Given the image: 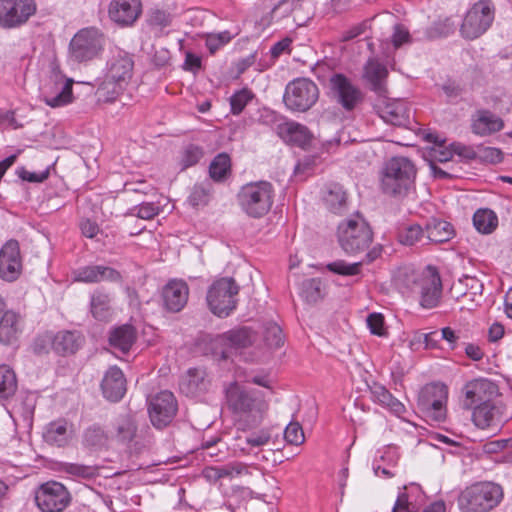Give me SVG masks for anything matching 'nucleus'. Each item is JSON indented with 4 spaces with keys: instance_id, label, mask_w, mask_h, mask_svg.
I'll return each instance as SVG.
<instances>
[{
    "instance_id": "obj_6",
    "label": "nucleus",
    "mask_w": 512,
    "mask_h": 512,
    "mask_svg": "<svg viewBox=\"0 0 512 512\" xmlns=\"http://www.w3.org/2000/svg\"><path fill=\"white\" fill-rule=\"evenodd\" d=\"M273 197L274 189L270 182H251L244 185L239 191L238 203L245 214L253 218H260L270 211Z\"/></svg>"
},
{
    "instance_id": "obj_42",
    "label": "nucleus",
    "mask_w": 512,
    "mask_h": 512,
    "mask_svg": "<svg viewBox=\"0 0 512 512\" xmlns=\"http://www.w3.org/2000/svg\"><path fill=\"white\" fill-rule=\"evenodd\" d=\"M301 295L309 304H315L324 297V288L318 278L305 280L302 283Z\"/></svg>"
},
{
    "instance_id": "obj_52",
    "label": "nucleus",
    "mask_w": 512,
    "mask_h": 512,
    "mask_svg": "<svg viewBox=\"0 0 512 512\" xmlns=\"http://www.w3.org/2000/svg\"><path fill=\"white\" fill-rule=\"evenodd\" d=\"M211 193V185L208 182L196 184L189 196V201L193 206L207 204Z\"/></svg>"
},
{
    "instance_id": "obj_20",
    "label": "nucleus",
    "mask_w": 512,
    "mask_h": 512,
    "mask_svg": "<svg viewBox=\"0 0 512 512\" xmlns=\"http://www.w3.org/2000/svg\"><path fill=\"white\" fill-rule=\"evenodd\" d=\"M327 95L333 102L351 111L352 79L343 73L333 72L328 78Z\"/></svg>"
},
{
    "instance_id": "obj_61",
    "label": "nucleus",
    "mask_w": 512,
    "mask_h": 512,
    "mask_svg": "<svg viewBox=\"0 0 512 512\" xmlns=\"http://www.w3.org/2000/svg\"><path fill=\"white\" fill-rule=\"evenodd\" d=\"M483 450L489 454L498 453L504 450L512 452V438L489 441L484 444Z\"/></svg>"
},
{
    "instance_id": "obj_27",
    "label": "nucleus",
    "mask_w": 512,
    "mask_h": 512,
    "mask_svg": "<svg viewBox=\"0 0 512 512\" xmlns=\"http://www.w3.org/2000/svg\"><path fill=\"white\" fill-rule=\"evenodd\" d=\"M380 117L387 123L404 126L409 122L410 111L407 104L400 99H384L379 106Z\"/></svg>"
},
{
    "instance_id": "obj_58",
    "label": "nucleus",
    "mask_w": 512,
    "mask_h": 512,
    "mask_svg": "<svg viewBox=\"0 0 512 512\" xmlns=\"http://www.w3.org/2000/svg\"><path fill=\"white\" fill-rule=\"evenodd\" d=\"M392 512H416L415 506L410 501V495L406 486L398 493Z\"/></svg>"
},
{
    "instance_id": "obj_1",
    "label": "nucleus",
    "mask_w": 512,
    "mask_h": 512,
    "mask_svg": "<svg viewBox=\"0 0 512 512\" xmlns=\"http://www.w3.org/2000/svg\"><path fill=\"white\" fill-rule=\"evenodd\" d=\"M395 284L419 297V305L424 309L436 308L442 298L443 284L439 269L433 265L416 269L404 266L394 274Z\"/></svg>"
},
{
    "instance_id": "obj_63",
    "label": "nucleus",
    "mask_w": 512,
    "mask_h": 512,
    "mask_svg": "<svg viewBox=\"0 0 512 512\" xmlns=\"http://www.w3.org/2000/svg\"><path fill=\"white\" fill-rule=\"evenodd\" d=\"M271 439V434L267 430H261L251 434L246 438L247 444L253 447H261L266 445Z\"/></svg>"
},
{
    "instance_id": "obj_53",
    "label": "nucleus",
    "mask_w": 512,
    "mask_h": 512,
    "mask_svg": "<svg viewBox=\"0 0 512 512\" xmlns=\"http://www.w3.org/2000/svg\"><path fill=\"white\" fill-rule=\"evenodd\" d=\"M221 479H233L243 474H249L248 466L245 463L233 461L219 466Z\"/></svg>"
},
{
    "instance_id": "obj_38",
    "label": "nucleus",
    "mask_w": 512,
    "mask_h": 512,
    "mask_svg": "<svg viewBox=\"0 0 512 512\" xmlns=\"http://www.w3.org/2000/svg\"><path fill=\"white\" fill-rule=\"evenodd\" d=\"M426 233L431 242L441 243L450 240L454 235V230L447 221L432 219L426 225Z\"/></svg>"
},
{
    "instance_id": "obj_49",
    "label": "nucleus",
    "mask_w": 512,
    "mask_h": 512,
    "mask_svg": "<svg viewBox=\"0 0 512 512\" xmlns=\"http://www.w3.org/2000/svg\"><path fill=\"white\" fill-rule=\"evenodd\" d=\"M337 239L343 251L349 253L352 249V219H346L338 225Z\"/></svg>"
},
{
    "instance_id": "obj_46",
    "label": "nucleus",
    "mask_w": 512,
    "mask_h": 512,
    "mask_svg": "<svg viewBox=\"0 0 512 512\" xmlns=\"http://www.w3.org/2000/svg\"><path fill=\"white\" fill-rule=\"evenodd\" d=\"M254 94L247 88L236 91L230 97L231 113L233 115H239L246 105L253 99Z\"/></svg>"
},
{
    "instance_id": "obj_23",
    "label": "nucleus",
    "mask_w": 512,
    "mask_h": 512,
    "mask_svg": "<svg viewBox=\"0 0 512 512\" xmlns=\"http://www.w3.org/2000/svg\"><path fill=\"white\" fill-rule=\"evenodd\" d=\"M140 13V0H112L109 6L111 20L122 26L133 24Z\"/></svg>"
},
{
    "instance_id": "obj_43",
    "label": "nucleus",
    "mask_w": 512,
    "mask_h": 512,
    "mask_svg": "<svg viewBox=\"0 0 512 512\" xmlns=\"http://www.w3.org/2000/svg\"><path fill=\"white\" fill-rule=\"evenodd\" d=\"M354 239H357L358 249L367 247L372 241V231L368 223L359 214H354Z\"/></svg>"
},
{
    "instance_id": "obj_5",
    "label": "nucleus",
    "mask_w": 512,
    "mask_h": 512,
    "mask_svg": "<svg viewBox=\"0 0 512 512\" xmlns=\"http://www.w3.org/2000/svg\"><path fill=\"white\" fill-rule=\"evenodd\" d=\"M416 178V168L406 157L388 160L381 172V189L389 195H400L410 189Z\"/></svg>"
},
{
    "instance_id": "obj_55",
    "label": "nucleus",
    "mask_w": 512,
    "mask_h": 512,
    "mask_svg": "<svg viewBox=\"0 0 512 512\" xmlns=\"http://www.w3.org/2000/svg\"><path fill=\"white\" fill-rule=\"evenodd\" d=\"M284 438L289 444L301 445L305 440L302 426L298 422H290L285 428Z\"/></svg>"
},
{
    "instance_id": "obj_26",
    "label": "nucleus",
    "mask_w": 512,
    "mask_h": 512,
    "mask_svg": "<svg viewBox=\"0 0 512 512\" xmlns=\"http://www.w3.org/2000/svg\"><path fill=\"white\" fill-rule=\"evenodd\" d=\"M321 199L325 208L334 215H343L349 208V193L338 183L327 185Z\"/></svg>"
},
{
    "instance_id": "obj_3",
    "label": "nucleus",
    "mask_w": 512,
    "mask_h": 512,
    "mask_svg": "<svg viewBox=\"0 0 512 512\" xmlns=\"http://www.w3.org/2000/svg\"><path fill=\"white\" fill-rule=\"evenodd\" d=\"M110 439L125 447L129 453H141L153 444V436L148 426L139 429L134 416L120 415L109 431Z\"/></svg>"
},
{
    "instance_id": "obj_56",
    "label": "nucleus",
    "mask_w": 512,
    "mask_h": 512,
    "mask_svg": "<svg viewBox=\"0 0 512 512\" xmlns=\"http://www.w3.org/2000/svg\"><path fill=\"white\" fill-rule=\"evenodd\" d=\"M477 158L487 163L497 164L503 160V153L495 147L479 146L477 148Z\"/></svg>"
},
{
    "instance_id": "obj_47",
    "label": "nucleus",
    "mask_w": 512,
    "mask_h": 512,
    "mask_svg": "<svg viewBox=\"0 0 512 512\" xmlns=\"http://www.w3.org/2000/svg\"><path fill=\"white\" fill-rule=\"evenodd\" d=\"M204 152L200 146L189 144L187 145L180 158V165L182 169H187L196 165L203 157Z\"/></svg>"
},
{
    "instance_id": "obj_64",
    "label": "nucleus",
    "mask_w": 512,
    "mask_h": 512,
    "mask_svg": "<svg viewBox=\"0 0 512 512\" xmlns=\"http://www.w3.org/2000/svg\"><path fill=\"white\" fill-rule=\"evenodd\" d=\"M399 460V451L397 447L388 446L380 457V462L388 466H396Z\"/></svg>"
},
{
    "instance_id": "obj_2",
    "label": "nucleus",
    "mask_w": 512,
    "mask_h": 512,
    "mask_svg": "<svg viewBox=\"0 0 512 512\" xmlns=\"http://www.w3.org/2000/svg\"><path fill=\"white\" fill-rule=\"evenodd\" d=\"M225 395L228 409L238 421H243L249 427L261 423L268 410L263 391L232 382L225 389Z\"/></svg>"
},
{
    "instance_id": "obj_18",
    "label": "nucleus",
    "mask_w": 512,
    "mask_h": 512,
    "mask_svg": "<svg viewBox=\"0 0 512 512\" xmlns=\"http://www.w3.org/2000/svg\"><path fill=\"white\" fill-rule=\"evenodd\" d=\"M426 395L435 396L437 400L427 402V400H418V409L423 415L434 421L442 422L446 418V402L448 398V389L444 384L432 383L425 386Z\"/></svg>"
},
{
    "instance_id": "obj_57",
    "label": "nucleus",
    "mask_w": 512,
    "mask_h": 512,
    "mask_svg": "<svg viewBox=\"0 0 512 512\" xmlns=\"http://www.w3.org/2000/svg\"><path fill=\"white\" fill-rule=\"evenodd\" d=\"M232 39L228 31L209 34L206 38V46L211 53H215L220 47L227 44Z\"/></svg>"
},
{
    "instance_id": "obj_50",
    "label": "nucleus",
    "mask_w": 512,
    "mask_h": 512,
    "mask_svg": "<svg viewBox=\"0 0 512 512\" xmlns=\"http://www.w3.org/2000/svg\"><path fill=\"white\" fill-rule=\"evenodd\" d=\"M121 85L106 79L97 89L96 95L99 101L111 102L116 99L122 90Z\"/></svg>"
},
{
    "instance_id": "obj_10",
    "label": "nucleus",
    "mask_w": 512,
    "mask_h": 512,
    "mask_svg": "<svg viewBox=\"0 0 512 512\" xmlns=\"http://www.w3.org/2000/svg\"><path fill=\"white\" fill-rule=\"evenodd\" d=\"M317 85L307 78H297L286 86L284 103L292 111L305 112L318 100Z\"/></svg>"
},
{
    "instance_id": "obj_8",
    "label": "nucleus",
    "mask_w": 512,
    "mask_h": 512,
    "mask_svg": "<svg viewBox=\"0 0 512 512\" xmlns=\"http://www.w3.org/2000/svg\"><path fill=\"white\" fill-rule=\"evenodd\" d=\"M103 44V35L97 28L81 29L70 41L69 57L78 63L90 61L101 53Z\"/></svg>"
},
{
    "instance_id": "obj_34",
    "label": "nucleus",
    "mask_w": 512,
    "mask_h": 512,
    "mask_svg": "<svg viewBox=\"0 0 512 512\" xmlns=\"http://www.w3.org/2000/svg\"><path fill=\"white\" fill-rule=\"evenodd\" d=\"M71 431L65 419H58L50 422L43 432L44 441L53 446L63 447L70 440Z\"/></svg>"
},
{
    "instance_id": "obj_36",
    "label": "nucleus",
    "mask_w": 512,
    "mask_h": 512,
    "mask_svg": "<svg viewBox=\"0 0 512 512\" xmlns=\"http://www.w3.org/2000/svg\"><path fill=\"white\" fill-rule=\"evenodd\" d=\"M90 313L97 321H110L113 314L110 295L101 290L94 291L90 297Z\"/></svg>"
},
{
    "instance_id": "obj_21",
    "label": "nucleus",
    "mask_w": 512,
    "mask_h": 512,
    "mask_svg": "<svg viewBox=\"0 0 512 512\" xmlns=\"http://www.w3.org/2000/svg\"><path fill=\"white\" fill-rule=\"evenodd\" d=\"M134 62L132 56L124 51H116L107 62V79L121 86L132 77Z\"/></svg>"
},
{
    "instance_id": "obj_14",
    "label": "nucleus",
    "mask_w": 512,
    "mask_h": 512,
    "mask_svg": "<svg viewBox=\"0 0 512 512\" xmlns=\"http://www.w3.org/2000/svg\"><path fill=\"white\" fill-rule=\"evenodd\" d=\"M70 493L56 481L42 484L35 493V501L42 512H62L70 503Z\"/></svg>"
},
{
    "instance_id": "obj_29",
    "label": "nucleus",
    "mask_w": 512,
    "mask_h": 512,
    "mask_svg": "<svg viewBox=\"0 0 512 512\" xmlns=\"http://www.w3.org/2000/svg\"><path fill=\"white\" fill-rule=\"evenodd\" d=\"M84 343L83 335L78 331H59L52 338V348L60 355L76 353Z\"/></svg>"
},
{
    "instance_id": "obj_44",
    "label": "nucleus",
    "mask_w": 512,
    "mask_h": 512,
    "mask_svg": "<svg viewBox=\"0 0 512 512\" xmlns=\"http://www.w3.org/2000/svg\"><path fill=\"white\" fill-rule=\"evenodd\" d=\"M22 272L21 258H0V278L7 282L18 279Z\"/></svg>"
},
{
    "instance_id": "obj_28",
    "label": "nucleus",
    "mask_w": 512,
    "mask_h": 512,
    "mask_svg": "<svg viewBox=\"0 0 512 512\" xmlns=\"http://www.w3.org/2000/svg\"><path fill=\"white\" fill-rule=\"evenodd\" d=\"M425 138L432 144V146L428 147L424 152V158L427 162L445 163L452 160L454 156L453 143L446 145L445 139L433 133H428Z\"/></svg>"
},
{
    "instance_id": "obj_24",
    "label": "nucleus",
    "mask_w": 512,
    "mask_h": 512,
    "mask_svg": "<svg viewBox=\"0 0 512 512\" xmlns=\"http://www.w3.org/2000/svg\"><path fill=\"white\" fill-rule=\"evenodd\" d=\"M71 275L74 281L84 283H97L105 280L118 282L121 280V275L117 270L102 265L79 267L74 269Z\"/></svg>"
},
{
    "instance_id": "obj_13",
    "label": "nucleus",
    "mask_w": 512,
    "mask_h": 512,
    "mask_svg": "<svg viewBox=\"0 0 512 512\" xmlns=\"http://www.w3.org/2000/svg\"><path fill=\"white\" fill-rule=\"evenodd\" d=\"M36 11L35 0H0V27L7 29L20 27Z\"/></svg>"
},
{
    "instance_id": "obj_32",
    "label": "nucleus",
    "mask_w": 512,
    "mask_h": 512,
    "mask_svg": "<svg viewBox=\"0 0 512 512\" xmlns=\"http://www.w3.org/2000/svg\"><path fill=\"white\" fill-rule=\"evenodd\" d=\"M278 133L286 142L302 148L309 145L312 139V135L307 127L293 121L279 125Z\"/></svg>"
},
{
    "instance_id": "obj_22",
    "label": "nucleus",
    "mask_w": 512,
    "mask_h": 512,
    "mask_svg": "<svg viewBox=\"0 0 512 512\" xmlns=\"http://www.w3.org/2000/svg\"><path fill=\"white\" fill-rule=\"evenodd\" d=\"M189 288L183 280H170L162 289L165 309L172 313L180 312L187 304Z\"/></svg>"
},
{
    "instance_id": "obj_15",
    "label": "nucleus",
    "mask_w": 512,
    "mask_h": 512,
    "mask_svg": "<svg viewBox=\"0 0 512 512\" xmlns=\"http://www.w3.org/2000/svg\"><path fill=\"white\" fill-rule=\"evenodd\" d=\"M509 419L510 417L505 414V406L502 403L492 401L472 408L474 425L482 430H490L494 434L500 432Z\"/></svg>"
},
{
    "instance_id": "obj_7",
    "label": "nucleus",
    "mask_w": 512,
    "mask_h": 512,
    "mask_svg": "<svg viewBox=\"0 0 512 512\" xmlns=\"http://www.w3.org/2000/svg\"><path fill=\"white\" fill-rule=\"evenodd\" d=\"M239 286L233 278L224 277L212 283L207 292V303L218 317H227L237 306Z\"/></svg>"
},
{
    "instance_id": "obj_51",
    "label": "nucleus",
    "mask_w": 512,
    "mask_h": 512,
    "mask_svg": "<svg viewBox=\"0 0 512 512\" xmlns=\"http://www.w3.org/2000/svg\"><path fill=\"white\" fill-rule=\"evenodd\" d=\"M264 341L270 348H279L283 345V333L279 325L270 323L264 331Z\"/></svg>"
},
{
    "instance_id": "obj_4",
    "label": "nucleus",
    "mask_w": 512,
    "mask_h": 512,
    "mask_svg": "<svg viewBox=\"0 0 512 512\" xmlns=\"http://www.w3.org/2000/svg\"><path fill=\"white\" fill-rule=\"evenodd\" d=\"M503 499V489L499 484L484 481L466 487L458 498L462 512H488Z\"/></svg>"
},
{
    "instance_id": "obj_45",
    "label": "nucleus",
    "mask_w": 512,
    "mask_h": 512,
    "mask_svg": "<svg viewBox=\"0 0 512 512\" xmlns=\"http://www.w3.org/2000/svg\"><path fill=\"white\" fill-rule=\"evenodd\" d=\"M230 158L225 153L218 154L211 162L209 167L210 177L215 181H221L226 178L230 172Z\"/></svg>"
},
{
    "instance_id": "obj_39",
    "label": "nucleus",
    "mask_w": 512,
    "mask_h": 512,
    "mask_svg": "<svg viewBox=\"0 0 512 512\" xmlns=\"http://www.w3.org/2000/svg\"><path fill=\"white\" fill-rule=\"evenodd\" d=\"M110 435L101 426L93 424L86 428L82 435V444L93 450H99L106 446Z\"/></svg>"
},
{
    "instance_id": "obj_35",
    "label": "nucleus",
    "mask_w": 512,
    "mask_h": 512,
    "mask_svg": "<svg viewBox=\"0 0 512 512\" xmlns=\"http://www.w3.org/2000/svg\"><path fill=\"white\" fill-rule=\"evenodd\" d=\"M21 332L20 316L8 310L0 319V343L3 345L14 344Z\"/></svg>"
},
{
    "instance_id": "obj_54",
    "label": "nucleus",
    "mask_w": 512,
    "mask_h": 512,
    "mask_svg": "<svg viewBox=\"0 0 512 512\" xmlns=\"http://www.w3.org/2000/svg\"><path fill=\"white\" fill-rule=\"evenodd\" d=\"M366 324L371 334L384 337L387 335L384 316L381 313H371L366 318Z\"/></svg>"
},
{
    "instance_id": "obj_25",
    "label": "nucleus",
    "mask_w": 512,
    "mask_h": 512,
    "mask_svg": "<svg viewBox=\"0 0 512 512\" xmlns=\"http://www.w3.org/2000/svg\"><path fill=\"white\" fill-rule=\"evenodd\" d=\"M101 389L109 401L121 400L126 393V379L122 370L117 366H111L102 379Z\"/></svg>"
},
{
    "instance_id": "obj_33",
    "label": "nucleus",
    "mask_w": 512,
    "mask_h": 512,
    "mask_svg": "<svg viewBox=\"0 0 512 512\" xmlns=\"http://www.w3.org/2000/svg\"><path fill=\"white\" fill-rule=\"evenodd\" d=\"M136 339L137 331L130 324L115 327L109 333V344L122 353L129 352Z\"/></svg>"
},
{
    "instance_id": "obj_16",
    "label": "nucleus",
    "mask_w": 512,
    "mask_h": 512,
    "mask_svg": "<svg viewBox=\"0 0 512 512\" xmlns=\"http://www.w3.org/2000/svg\"><path fill=\"white\" fill-rule=\"evenodd\" d=\"M177 408L176 398L170 391H161L151 397L148 413L152 425L157 429L168 426L176 416Z\"/></svg>"
},
{
    "instance_id": "obj_11",
    "label": "nucleus",
    "mask_w": 512,
    "mask_h": 512,
    "mask_svg": "<svg viewBox=\"0 0 512 512\" xmlns=\"http://www.w3.org/2000/svg\"><path fill=\"white\" fill-rule=\"evenodd\" d=\"M72 85V79L66 78L60 71L53 69L42 88V100L51 108L66 106L73 101Z\"/></svg>"
},
{
    "instance_id": "obj_60",
    "label": "nucleus",
    "mask_w": 512,
    "mask_h": 512,
    "mask_svg": "<svg viewBox=\"0 0 512 512\" xmlns=\"http://www.w3.org/2000/svg\"><path fill=\"white\" fill-rule=\"evenodd\" d=\"M392 44L395 48H399L406 43H410L411 36L409 30L402 24L394 26L392 34Z\"/></svg>"
},
{
    "instance_id": "obj_37",
    "label": "nucleus",
    "mask_w": 512,
    "mask_h": 512,
    "mask_svg": "<svg viewBox=\"0 0 512 512\" xmlns=\"http://www.w3.org/2000/svg\"><path fill=\"white\" fill-rule=\"evenodd\" d=\"M179 387L182 393L195 397L206 390L204 372L197 368H190L180 379Z\"/></svg>"
},
{
    "instance_id": "obj_31",
    "label": "nucleus",
    "mask_w": 512,
    "mask_h": 512,
    "mask_svg": "<svg viewBox=\"0 0 512 512\" xmlns=\"http://www.w3.org/2000/svg\"><path fill=\"white\" fill-rule=\"evenodd\" d=\"M388 76V70L386 66L379 63L375 59H370L364 72V78L370 84L371 89L375 91L379 96L385 97L387 92L386 79Z\"/></svg>"
},
{
    "instance_id": "obj_30",
    "label": "nucleus",
    "mask_w": 512,
    "mask_h": 512,
    "mask_svg": "<svg viewBox=\"0 0 512 512\" xmlns=\"http://www.w3.org/2000/svg\"><path fill=\"white\" fill-rule=\"evenodd\" d=\"M472 131L479 136H487L504 127L503 120L488 110H479L472 118Z\"/></svg>"
},
{
    "instance_id": "obj_59",
    "label": "nucleus",
    "mask_w": 512,
    "mask_h": 512,
    "mask_svg": "<svg viewBox=\"0 0 512 512\" xmlns=\"http://www.w3.org/2000/svg\"><path fill=\"white\" fill-rule=\"evenodd\" d=\"M423 237V230L419 225H411L399 235L400 242L404 245H414Z\"/></svg>"
},
{
    "instance_id": "obj_19",
    "label": "nucleus",
    "mask_w": 512,
    "mask_h": 512,
    "mask_svg": "<svg viewBox=\"0 0 512 512\" xmlns=\"http://www.w3.org/2000/svg\"><path fill=\"white\" fill-rule=\"evenodd\" d=\"M256 341V333L248 327L229 330L217 338L221 346V358L226 360L238 350L251 346Z\"/></svg>"
},
{
    "instance_id": "obj_41",
    "label": "nucleus",
    "mask_w": 512,
    "mask_h": 512,
    "mask_svg": "<svg viewBox=\"0 0 512 512\" xmlns=\"http://www.w3.org/2000/svg\"><path fill=\"white\" fill-rule=\"evenodd\" d=\"M473 224L478 232L490 234L498 226V217L490 209H479L474 213Z\"/></svg>"
},
{
    "instance_id": "obj_17",
    "label": "nucleus",
    "mask_w": 512,
    "mask_h": 512,
    "mask_svg": "<svg viewBox=\"0 0 512 512\" xmlns=\"http://www.w3.org/2000/svg\"><path fill=\"white\" fill-rule=\"evenodd\" d=\"M462 391L464 394L463 407L466 409L490 403L499 394L496 383L482 377L468 381Z\"/></svg>"
},
{
    "instance_id": "obj_12",
    "label": "nucleus",
    "mask_w": 512,
    "mask_h": 512,
    "mask_svg": "<svg viewBox=\"0 0 512 512\" xmlns=\"http://www.w3.org/2000/svg\"><path fill=\"white\" fill-rule=\"evenodd\" d=\"M361 378V384L357 386L358 392H367L374 401L378 402L396 415H401L405 411L404 405L396 399L384 386L376 383L369 370L358 363L355 367Z\"/></svg>"
},
{
    "instance_id": "obj_62",
    "label": "nucleus",
    "mask_w": 512,
    "mask_h": 512,
    "mask_svg": "<svg viewBox=\"0 0 512 512\" xmlns=\"http://www.w3.org/2000/svg\"><path fill=\"white\" fill-rule=\"evenodd\" d=\"M136 216L141 219H152L159 213V206L152 202H145L135 208Z\"/></svg>"
},
{
    "instance_id": "obj_9",
    "label": "nucleus",
    "mask_w": 512,
    "mask_h": 512,
    "mask_svg": "<svg viewBox=\"0 0 512 512\" xmlns=\"http://www.w3.org/2000/svg\"><path fill=\"white\" fill-rule=\"evenodd\" d=\"M494 20V6L490 0H479L466 13L460 28L461 35L474 40L484 34Z\"/></svg>"
},
{
    "instance_id": "obj_40",
    "label": "nucleus",
    "mask_w": 512,
    "mask_h": 512,
    "mask_svg": "<svg viewBox=\"0 0 512 512\" xmlns=\"http://www.w3.org/2000/svg\"><path fill=\"white\" fill-rule=\"evenodd\" d=\"M17 377L8 365H0V401L7 400L17 391Z\"/></svg>"
},
{
    "instance_id": "obj_48",
    "label": "nucleus",
    "mask_w": 512,
    "mask_h": 512,
    "mask_svg": "<svg viewBox=\"0 0 512 512\" xmlns=\"http://www.w3.org/2000/svg\"><path fill=\"white\" fill-rule=\"evenodd\" d=\"M63 471L71 476L82 479H92L98 475L96 467L77 463H66L63 467Z\"/></svg>"
}]
</instances>
